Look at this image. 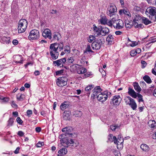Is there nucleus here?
I'll return each instance as SVG.
<instances>
[{
  "label": "nucleus",
  "mask_w": 156,
  "mask_h": 156,
  "mask_svg": "<svg viewBox=\"0 0 156 156\" xmlns=\"http://www.w3.org/2000/svg\"><path fill=\"white\" fill-rule=\"evenodd\" d=\"M107 25L109 27H112L116 30H120L124 27V23L123 21L120 20H116L114 18H113L108 22Z\"/></svg>",
  "instance_id": "nucleus-1"
},
{
  "label": "nucleus",
  "mask_w": 156,
  "mask_h": 156,
  "mask_svg": "<svg viewBox=\"0 0 156 156\" xmlns=\"http://www.w3.org/2000/svg\"><path fill=\"white\" fill-rule=\"evenodd\" d=\"M94 34L96 36L101 35L105 36L108 34L109 32V29L106 27L99 26L98 27H95L94 28Z\"/></svg>",
  "instance_id": "nucleus-2"
},
{
  "label": "nucleus",
  "mask_w": 156,
  "mask_h": 156,
  "mask_svg": "<svg viewBox=\"0 0 156 156\" xmlns=\"http://www.w3.org/2000/svg\"><path fill=\"white\" fill-rule=\"evenodd\" d=\"M146 14L150 18L154 21H156V8L154 7H150L146 10Z\"/></svg>",
  "instance_id": "nucleus-3"
},
{
  "label": "nucleus",
  "mask_w": 156,
  "mask_h": 156,
  "mask_svg": "<svg viewBox=\"0 0 156 156\" xmlns=\"http://www.w3.org/2000/svg\"><path fill=\"white\" fill-rule=\"evenodd\" d=\"M27 21L25 19H22L19 21L18 25V31L19 33L24 32L27 29Z\"/></svg>",
  "instance_id": "nucleus-4"
},
{
  "label": "nucleus",
  "mask_w": 156,
  "mask_h": 156,
  "mask_svg": "<svg viewBox=\"0 0 156 156\" xmlns=\"http://www.w3.org/2000/svg\"><path fill=\"white\" fill-rule=\"evenodd\" d=\"M105 42L103 37H101L94 41L92 44L91 46L93 50H98L100 49L101 45Z\"/></svg>",
  "instance_id": "nucleus-5"
},
{
  "label": "nucleus",
  "mask_w": 156,
  "mask_h": 156,
  "mask_svg": "<svg viewBox=\"0 0 156 156\" xmlns=\"http://www.w3.org/2000/svg\"><path fill=\"white\" fill-rule=\"evenodd\" d=\"M124 100L126 105H129L130 106L133 110H136L137 105L134 99L128 96L125 98Z\"/></svg>",
  "instance_id": "nucleus-6"
},
{
  "label": "nucleus",
  "mask_w": 156,
  "mask_h": 156,
  "mask_svg": "<svg viewBox=\"0 0 156 156\" xmlns=\"http://www.w3.org/2000/svg\"><path fill=\"white\" fill-rule=\"evenodd\" d=\"M60 137L62 138V140H60L62 143L66 144L67 145V147L69 146H73L74 141L71 138H67L66 136H64V134H62L60 135Z\"/></svg>",
  "instance_id": "nucleus-7"
},
{
  "label": "nucleus",
  "mask_w": 156,
  "mask_h": 156,
  "mask_svg": "<svg viewBox=\"0 0 156 156\" xmlns=\"http://www.w3.org/2000/svg\"><path fill=\"white\" fill-rule=\"evenodd\" d=\"M40 37L39 31L36 30H32L30 33L28 37V39L30 40H36L38 39Z\"/></svg>",
  "instance_id": "nucleus-8"
},
{
  "label": "nucleus",
  "mask_w": 156,
  "mask_h": 156,
  "mask_svg": "<svg viewBox=\"0 0 156 156\" xmlns=\"http://www.w3.org/2000/svg\"><path fill=\"white\" fill-rule=\"evenodd\" d=\"M67 78L65 76L59 77L57 79V85L59 87H63L67 84Z\"/></svg>",
  "instance_id": "nucleus-9"
},
{
  "label": "nucleus",
  "mask_w": 156,
  "mask_h": 156,
  "mask_svg": "<svg viewBox=\"0 0 156 156\" xmlns=\"http://www.w3.org/2000/svg\"><path fill=\"white\" fill-rule=\"evenodd\" d=\"M73 129L72 127L70 126L67 127L63 128L62 129V132H65L64 133V136H66V137H73V135L71 133V132L73 130Z\"/></svg>",
  "instance_id": "nucleus-10"
},
{
  "label": "nucleus",
  "mask_w": 156,
  "mask_h": 156,
  "mask_svg": "<svg viewBox=\"0 0 156 156\" xmlns=\"http://www.w3.org/2000/svg\"><path fill=\"white\" fill-rule=\"evenodd\" d=\"M107 12V14L110 16H111L117 11V9L115 6L114 5H111L108 8Z\"/></svg>",
  "instance_id": "nucleus-11"
},
{
  "label": "nucleus",
  "mask_w": 156,
  "mask_h": 156,
  "mask_svg": "<svg viewBox=\"0 0 156 156\" xmlns=\"http://www.w3.org/2000/svg\"><path fill=\"white\" fill-rule=\"evenodd\" d=\"M66 61V59L65 58H62L53 62V64L55 66L63 67V64Z\"/></svg>",
  "instance_id": "nucleus-12"
},
{
  "label": "nucleus",
  "mask_w": 156,
  "mask_h": 156,
  "mask_svg": "<svg viewBox=\"0 0 156 156\" xmlns=\"http://www.w3.org/2000/svg\"><path fill=\"white\" fill-rule=\"evenodd\" d=\"M107 93L106 91H104L101 92V93L99 94L97 96V99L101 102L105 101L107 99L108 97L107 96Z\"/></svg>",
  "instance_id": "nucleus-13"
},
{
  "label": "nucleus",
  "mask_w": 156,
  "mask_h": 156,
  "mask_svg": "<svg viewBox=\"0 0 156 156\" xmlns=\"http://www.w3.org/2000/svg\"><path fill=\"white\" fill-rule=\"evenodd\" d=\"M122 100V98L119 95H117L114 96L112 99L113 104L115 105H119Z\"/></svg>",
  "instance_id": "nucleus-14"
},
{
  "label": "nucleus",
  "mask_w": 156,
  "mask_h": 156,
  "mask_svg": "<svg viewBox=\"0 0 156 156\" xmlns=\"http://www.w3.org/2000/svg\"><path fill=\"white\" fill-rule=\"evenodd\" d=\"M43 36L45 38H48L50 39H51V31L48 29H44L42 33Z\"/></svg>",
  "instance_id": "nucleus-15"
},
{
  "label": "nucleus",
  "mask_w": 156,
  "mask_h": 156,
  "mask_svg": "<svg viewBox=\"0 0 156 156\" xmlns=\"http://www.w3.org/2000/svg\"><path fill=\"white\" fill-rule=\"evenodd\" d=\"M59 45L58 43H56L51 44L49 47V51L50 53H53L58 52L57 50L58 48Z\"/></svg>",
  "instance_id": "nucleus-16"
},
{
  "label": "nucleus",
  "mask_w": 156,
  "mask_h": 156,
  "mask_svg": "<svg viewBox=\"0 0 156 156\" xmlns=\"http://www.w3.org/2000/svg\"><path fill=\"white\" fill-rule=\"evenodd\" d=\"M108 141L110 142H112L114 141V143L117 144V147H118L119 146V144H118V140L117 139L116 137L114 136L111 134H109L108 136Z\"/></svg>",
  "instance_id": "nucleus-17"
},
{
  "label": "nucleus",
  "mask_w": 156,
  "mask_h": 156,
  "mask_svg": "<svg viewBox=\"0 0 156 156\" xmlns=\"http://www.w3.org/2000/svg\"><path fill=\"white\" fill-rule=\"evenodd\" d=\"M102 90L101 89L100 86L96 87L93 90V97L94 98L97 97L98 95L101 93Z\"/></svg>",
  "instance_id": "nucleus-18"
},
{
  "label": "nucleus",
  "mask_w": 156,
  "mask_h": 156,
  "mask_svg": "<svg viewBox=\"0 0 156 156\" xmlns=\"http://www.w3.org/2000/svg\"><path fill=\"white\" fill-rule=\"evenodd\" d=\"M13 58L14 59V62L16 63L22 64L23 63V57L22 55H14Z\"/></svg>",
  "instance_id": "nucleus-19"
},
{
  "label": "nucleus",
  "mask_w": 156,
  "mask_h": 156,
  "mask_svg": "<svg viewBox=\"0 0 156 156\" xmlns=\"http://www.w3.org/2000/svg\"><path fill=\"white\" fill-rule=\"evenodd\" d=\"M128 94L131 96L132 98H136L137 97V93H136L134 90L130 87L128 88Z\"/></svg>",
  "instance_id": "nucleus-20"
},
{
  "label": "nucleus",
  "mask_w": 156,
  "mask_h": 156,
  "mask_svg": "<svg viewBox=\"0 0 156 156\" xmlns=\"http://www.w3.org/2000/svg\"><path fill=\"white\" fill-rule=\"evenodd\" d=\"M52 36L53 40L55 41H58L62 37L61 34L58 32H54Z\"/></svg>",
  "instance_id": "nucleus-21"
},
{
  "label": "nucleus",
  "mask_w": 156,
  "mask_h": 156,
  "mask_svg": "<svg viewBox=\"0 0 156 156\" xmlns=\"http://www.w3.org/2000/svg\"><path fill=\"white\" fill-rule=\"evenodd\" d=\"M119 15L121 16H122L123 14H124L129 17L131 16V14L129 11L125 9L120 10L119 11Z\"/></svg>",
  "instance_id": "nucleus-22"
},
{
  "label": "nucleus",
  "mask_w": 156,
  "mask_h": 156,
  "mask_svg": "<svg viewBox=\"0 0 156 156\" xmlns=\"http://www.w3.org/2000/svg\"><path fill=\"white\" fill-rule=\"evenodd\" d=\"M77 73L79 74H83L87 72V69L82 66L79 67L77 69Z\"/></svg>",
  "instance_id": "nucleus-23"
},
{
  "label": "nucleus",
  "mask_w": 156,
  "mask_h": 156,
  "mask_svg": "<svg viewBox=\"0 0 156 156\" xmlns=\"http://www.w3.org/2000/svg\"><path fill=\"white\" fill-rule=\"evenodd\" d=\"M98 21L101 24L104 25L106 24H107L108 23V22L107 23V18L105 16H103L101 17V18L98 20Z\"/></svg>",
  "instance_id": "nucleus-24"
},
{
  "label": "nucleus",
  "mask_w": 156,
  "mask_h": 156,
  "mask_svg": "<svg viewBox=\"0 0 156 156\" xmlns=\"http://www.w3.org/2000/svg\"><path fill=\"white\" fill-rule=\"evenodd\" d=\"M70 115V113L69 111H65L63 113L62 117L63 119L65 120H68Z\"/></svg>",
  "instance_id": "nucleus-25"
},
{
  "label": "nucleus",
  "mask_w": 156,
  "mask_h": 156,
  "mask_svg": "<svg viewBox=\"0 0 156 156\" xmlns=\"http://www.w3.org/2000/svg\"><path fill=\"white\" fill-rule=\"evenodd\" d=\"M114 37L112 35L109 34L107 36L106 41L109 44H111L113 41Z\"/></svg>",
  "instance_id": "nucleus-26"
},
{
  "label": "nucleus",
  "mask_w": 156,
  "mask_h": 156,
  "mask_svg": "<svg viewBox=\"0 0 156 156\" xmlns=\"http://www.w3.org/2000/svg\"><path fill=\"white\" fill-rule=\"evenodd\" d=\"M133 85L134 87L135 90L138 93H139L141 90V89L139 86L138 83L134 82L133 83Z\"/></svg>",
  "instance_id": "nucleus-27"
},
{
  "label": "nucleus",
  "mask_w": 156,
  "mask_h": 156,
  "mask_svg": "<svg viewBox=\"0 0 156 156\" xmlns=\"http://www.w3.org/2000/svg\"><path fill=\"white\" fill-rule=\"evenodd\" d=\"M141 149L144 151L148 152L149 150V147L145 144H142L140 145Z\"/></svg>",
  "instance_id": "nucleus-28"
},
{
  "label": "nucleus",
  "mask_w": 156,
  "mask_h": 156,
  "mask_svg": "<svg viewBox=\"0 0 156 156\" xmlns=\"http://www.w3.org/2000/svg\"><path fill=\"white\" fill-rule=\"evenodd\" d=\"M121 135L119 134L118 136V144H119V145H120V147H121L123 146V142L124 141L123 139H121Z\"/></svg>",
  "instance_id": "nucleus-29"
},
{
  "label": "nucleus",
  "mask_w": 156,
  "mask_h": 156,
  "mask_svg": "<svg viewBox=\"0 0 156 156\" xmlns=\"http://www.w3.org/2000/svg\"><path fill=\"white\" fill-rule=\"evenodd\" d=\"M148 126L151 128H154L156 126V122L154 120H150L148 121Z\"/></svg>",
  "instance_id": "nucleus-30"
},
{
  "label": "nucleus",
  "mask_w": 156,
  "mask_h": 156,
  "mask_svg": "<svg viewBox=\"0 0 156 156\" xmlns=\"http://www.w3.org/2000/svg\"><path fill=\"white\" fill-rule=\"evenodd\" d=\"M50 53L52 59L55 60L58 58L59 55L58 52Z\"/></svg>",
  "instance_id": "nucleus-31"
},
{
  "label": "nucleus",
  "mask_w": 156,
  "mask_h": 156,
  "mask_svg": "<svg viewBox=\"0 0 156 156\" xmlns=\"http://www.w3.org/2000/svg\"><path fill=\"white\" fill-rule=\"evenodd\" d=\"M67 152V149L64 147H63L61 149L58 151V153L59 154L62 155H65L66 154Z\"/></svg>",
  "instance_id": "nucleus-32"
},
{
  "label": "nucleus",
  "mask_w": 156,
  "mask_h": 156,
  "mask_svg": "<svg viewBox=\"0 0 156 156\" xmlns=\"http://www.w3.org/2000/svg\"><path fill=\"white\" fill-rule=\"evenodd\" d=\"M133 24H134L133 23L129 21H126L125 23V27L127 28H131L132 27Z\"/></svg>",
  "instance_id": "nucleus-33"
},
{
  "label": "nucleus",
  "mask_w": 156,
  "mask_h": 156,
  "mask_svg": "<svg viewBox=\"0 0 156 156\" xmlns=\"http://www.w3.org/2000/svg\"><path fill=\"white\" fill-rule=\"evenodd\" d=\"M143 79L148 83H150L152 82L151 79L149 76L145 75L143 77Z\"/></svg>",
  "instance_id": "nucleus-34"
},
{
  "label": "nucleus",
  "mask_w": 156,
  "mask_h": 156,
  "mask_svg": "<svg viewBox=\"0 0 156 156\" xmlns=\"http://www.w3.org/2000/svg\"><path fill=\"white\" fill-rule=\"evenodd\" d=\"M141 18V16L139 15H136L134 18L133 19L134 25L135 24V23H137L138 22L139 20H140Z\"/></svg>",
  "instance_id": "nucleus-35"
},
{
  "label": "nucleus",
  "mask_w": 156,
  "mask_h": 156,
  "mask_svg": "<svg viewBox=\"0 0 156 156\" xmlns=\"http://www.w3.org/2000/svg\"><path fill=\"white\" fill-rule=\"evenodd\" d=\"M143 22L146 25H147L151 23L148 19L145 17H143L142 19Z\"/></svg>",
  "instance_id": "nucleus-36"
},
{
  "label": "nucleus",
  "mask_w": 156,
  "mask_h": 156,
  "mask_svg": "<svg viewBox=\"0 0 156 156\" xmlns=\"http://www.w3.org/2000/svg\"><path fill=\"white\" fill-rule=\"evenodd\" d=\"M67 62L69 64H75V59L73 57H70L68 58L67 59Z\"/></svg>",
  "instance_id": "nucleus-37"
},
{
  "label": "nucleus",
  "mask_w": 156,
  "mask_h": 156,
  "mask_svg": "<svg viewBox=\"0 0 156 156\" xmlns=\"http://www.w3.org/2000/svg\"><path fill=\"white\" fill-rule=\"evenodd\" d=\"M14 119L12 118H11L9 119L8 121V126H11L13 125V123L14 122Z\"/></svg>",
  "instance_id": "nucleus-38"
},
{
  "label": "nucleus",
  "mask_w": 156,
  "mask_h": 156,
  "mask_svg": "<svg viewBox=\"0 0 156 156\" xmlns=\"http://www.w3.org/2000/svg\"><path fill=\"white\" fill-rule=\"evenodd\" d=\"M69 105L65 103H63L61 104L60 106V109L63 111L66 108H67Z\"/></svg>",
  "instance_id": "nucleus-39"
},
{
  "label": "nucleus",
  "mask_w": 156,
  "mask_h": 156,
  "mask_svg": "<svg viewBox=\"0 0 156 156\" xmlns=\"http://www.w3.org/2000/svg\"><path fill=\"white\" fill-rule=\"evenodd\" d=\"M2 40L3 42V43H9V41H10V39L9 37H3L2 38Z\"/></svg>",
  "instance_id": "nucleus-40"
},
{
  "label": "nucleus",
  "mask_w": 156,
  "mask_h": 156,
  "mask_svg": "<svg viewBox=\"0 0 156 156\" xmlns=\"http://www.w3.org/2000/svg\"><path fill=\"white\" fill-rule=\"evenodd\" d=\"M87 52H91V53L94 52L91 49L90 46L89 44H87V47L85 51H84V53H87Z\"/></svg>",
  "instance_id": "nucleus-41"
},
{
  "label": "nucleus",
  "mask_w": 156,
  "mask_h": 156,
  "mask_svg": "<svg viewBox=\"0 0 156 156\" xmlns=\"http://www.w3.org/2000/svg\"><path fill=\"white\" fill-rule=\"evenodd\" d=\"M25 98V96L24 94H20L19 96V95H17V99L19 101H22Z\"/></svg>",
  "instance_id": "nucleus-42"
},
{
  "label": "nucleus",
  "mask_w": 156,
  "mask_h": 156,
  "mask_svg": "<svg viewBox=\"0 0 156 156\" xmlns=\"http://www.w3.org/2000/svg\"><path fill=\"white\" fill-rule=\"evenodd\" d=\"M95 39V37L93 35H90L88 39V41L89 43H92Z\"/></svg>",
  "instance_id": "nucleus-43"
},
{
  "label": "nucleus",
  "mask_w": 156,
  "mask_h": 156,
  "mask_svg": "<svg viewBox=\"0 0 156 156\" xmlns=\"http://www.w3.org/2000/svg\"><path fill=\"white\" fill-rule=\"evenodd\" d=\"M94 86L92 85L87 87L85 88V90L89 91L94 88Z\"/></svg>",
  "instance_id": "nucleus-44"
},
{
  "label": "nucleus",
  "mask_w": 156,
  "mask_h": 156,
  "mask_svg": "<svg viewBox=\"0 0 156 156\" xmlns=\"http://www.w3.org/2000/svg\"><path fill=\"white\" fill-rule=\"evenodd\" d=\"M64 51L66 52H68V53H69L70 52V48L67 45L65 46L64 48Z\"/></svg>",
  "instance_id": "nucleus-45"
},
{
  "label": "nucleus",
  "mask_w": 156,
  "mask_h": 156,
  "mask_svg": "<svg viewBox=\"0 0 156 156\" xmlns=\"http://www.w3.org/2000/svg\"><path fill=\"white\" fill-rule=\"evenodd\" d=\"M92 75V73L90 72H87L83 76V78H86L87 77L90 76V75Z\"/></svg>",
  "instance_id": "nucleus-46"
},
{
  "label": "nucleus",
  "mask_w": 156,
  "mask_h": 156,
  "mask_svg": "<svg viewBox=\"0 0 156 156\" xmlns=\"http://www.w3.org/2000/svg\"><path fill=\"white\" fill-rule=\"evenodd\" d=\"M137 97L139 98V102L143 101V100L142 96L139 93H137Z\"/></svg>",
  "instance_id": "nucleus-47"
},
{
  "label": "nucleus",
  "mask_w": 156,
  "mask_h": 156,
  "mask_svg": "<svg viewBox=\"0 0 156 156\" xmlns=\"http://www.w3.org/2000/svg\"><path fill=\"white\" fill-rule=\"evenodd\" d=\"M16 120L18 124H19L20 125L22 124L23 122L20 117H17L16 119Z\"/></svg>",
  "instance_id": "nucleus-48"
},
{
  "label": "nucleus",
  "mask_w": 156,
  "mask_h": 156,
  "mask_svg": "<svg viewBox=\"0 0 156 156\" xmlns=\"http://www.w3.org/2000/svg\"><path fill=\"white\" fill-rule=\"evenodd\" d=\"M136 54V51L135 50H132L130 52V55L133 57L135 56Z\"/></svg>",
  "instance_id": "nucleus-49"
},
{
  "label": "nucleus",
  "mask_w": 156,
  "mask_h": 156,
  "mask_svg": "<svg viewBox=\"0 0 156 156\" xmlns=\"http://www.w3.org/2000/svg\"><path fill=\"white\" fill-rule=\"evenodd\" d=\"M76 116L80 117L82 115V112L80 111H76Z\"/></svg>",
  "instance_id": "nucleus-50"
},
{
  "label": "nucleus",
  "mask_w": 156,
  "mask_h": 156,
  "mask_svg": "<svg viewBox=\"0 0 156 156\" xmlns=\"http://www.w3.org/2000/svg\"><path fill=\"white\" fill-rule=\"evenodd\" d=\"M0 99L3 102H7L9 101V98H7L1 97Z\"/></svg>",
  "instance_id": "nucleus-51"
},
{
  "label": "nucleus",
  "mask_w": 156,
  "mask_h": 156,
  "mask_svg": "<svg viewBox=\"0 0 156 156\" xmlns=\"http://www.w3.org/2000/svg\"><path fill=\"white\" fill-rule=\"evenodd\" d=\"M64 70L61 69L60 70L56 72V75H59L63 73Z\"/></svg>",
  "instance_id": "nucleus-52"
},
{
  "label": "nucleus",
  "mask_w": 156,
  "mask_h": 156,
  "mask_svg": "<svg viewBox=\"0 0 156 156\" xmlns=\"http://www.w3.org/2000/svg\"><path fill=\"white\" fill-rule=\"evenodd\" d=\"M110 128L112 131H115V129L119 127V126H111Z\"/></svg>",
  "instance_id": "nucleus-53"
},
{
  "label": "nucleus",
  "mask_w": 156,
  "mask_h": 156,
  "mask_svg": "<svg viewBox=\"0 0 156 156\" xmlns=\"http://www.w3.org/2000/svg\"><path fill=\"white\" fill-rule=\"evenodd\" d=\"M134 26L135 28H139V27H141L142 26V24H138V23H136L134 25Z\"/></svg>",
  "instance_id": "nucleus-54"
},
{
  "label": "nucleus",
  "mask_w": 156,
  "mask_h": 156,
  "mask_svg": "<svg viewBox=\"0 0 156 156\" xmlns=\"http://www.w3.org/2000/svg\"><path fill=\"white\" fill-rule=\"evenodd\" d=\"M44 145V143L43 142H39L37 144V147H41Z\"/></svg>",
  "instance_id": "nucleus-55"
},
{
  "label": "nucleus",
  "mask_w": 156,
  "mask_h": 156,
  "mask_svg": "<svg viewBox=\"0 0 156 156\" xmlns=\"http://www.w3.org/2000/svg\"><path fill=\"white\" fill-rule=\"evenodd\" d=\"M20 149V148L19 147H17L16 150L14 151V153L15 154H17L19 153Z\"/></svg>",
  "instance_id": "nucleus-56"
},
{
  "label": "nucleus",
  "mask_w": 156,
  "mask_h": 156,
  "mask_svg": "<svg viewBox=\"0 0 156 156\" xmlns=\"http://www.w3.org/2000/svg\"><path fill=\"white\" fill-rule=\"evenodd\" d=\"M137 44V43L136 42H132V44H130V45L131 47L135 46Z\"/></svg>",
  "instance_id": "nucleus-57"
},
{
  "label": "nucleus",
  "mask_w": 156,
  "mask_h": 156,
  "mask_svg": "<svg viewBox=\"0 0 156 156\" xmlns=\"http://www.w3.org/2000/svg\"><path fill=\"white\" fill-rule=\"evenodd\" d=\"M141 63L143 65V68L145 67L146 66L147 63L145 61H144V60L141 61Z\"/></svg>",
  "instance_id": "nucleus-58"
},
{
  "label": "nucleus",
  "mask_w": 156,
  "mask_h": 156,
  "mask_svg": "<svg viewBox=\"0 0 156 156\" xmlns=\"http://www.w3.org/2000/svg\"><path fill=\"white\" fill-rule=\"evenodd\" d=\"M12 43L14 45H17L18 43V42L17 40L15 39L13 40Z\"/></svg>",
  "instance_id": "nucleus-59"
},
{
  "label": "nucleus",
  "mask_w": 156,
  "mask_h": 156,
  "mask_svg": "<svg viewBox=\"0 0 156 156\" xmlns=\"http://www.w3.org/2000/svg\"><path fill=\"white\" fill-rule=\"evenodd\" d=\"M18 134L20 136H22L24 135L22 131H19L18 133Z\"/></svg>",
  "instance_id": "nucleus-60"
},
{
  "label": "nucleus",
  "mask_w": 156,
  "mask_h": 156,
  "mask_svg": "<svg viewBox=\"0 0 156 156\" xmlns=\"http://www.w3.org/2000/svg\"><path fill=\"white\" fill-rule=\"evenodd\" d=\"M27 113L28 115H31L32 114V111L30 110H28L27 112Z\"/></svg>",
  "instance_id": "nucleus-61"
},
{
  "label": "nucleus",
  "mask_w": 156,
  "mask_h": 156,
  "mask_svg": "<svg viewBox=\"0 0 156 156\" xmlns=\"http://www.w3.org/2000/svg\"><path fill=\"white\" fill-rule=\"evenodd\" d=\"M122 32L119 31H116L115 32V34L117 35H120L122 34Z\"/></svg>",
  "instance_id": "nucleus-62"
},
{
  "label": "nucleus",
  "mask_w": 156,
  "mask_h": 156,
  "mask_svg": "<svg viewBox=\"0 0 156 156\" xmlns=\"http://www.w3.org/2000/svg\"><path fill=\"white\" fill-rule=\"evenodd\" d=\"M141 84H142L143 87L145 88L146 87V84L145 82L144 81H141L140 82Z\"/></svg>",
  "instance_id": "nucleus-63"
},
{
  "label": "nucleus",
  "mask_w": 156,
  "mask_h": 156,
  "mask_svg": "<svg viewBox=\"0 0 156 156\" xmlns=\"http://www.w3.org/2000/svg\"><path fill=\"white\" fill-rule=\"evenodd\" d=\"M12 106L14 108H16V107L17 106V105L13 101L11 104Z\"/></svg>",
  "instance_id": "nucleus-64"
}]
</instances>
